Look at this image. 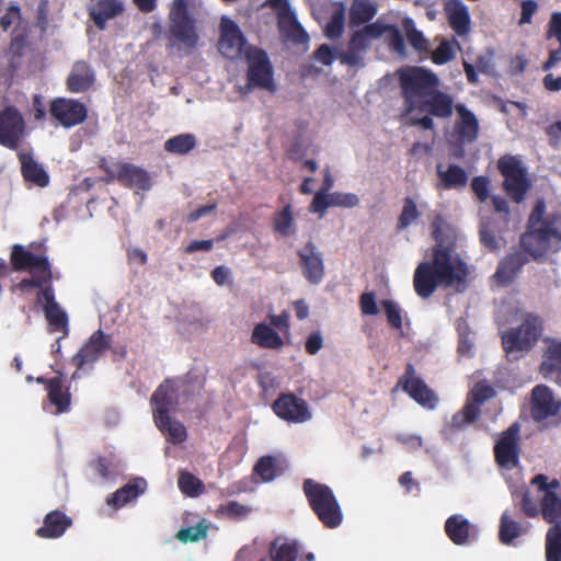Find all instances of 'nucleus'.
I'll list each match as a JSON object with an SVG mask.
<instances>
[{
	"label": "nucleus",
	"mask_w": 561,
	"mask_h": 561,
	"mask_svg": "<svg viewBox=\"0 0 561 561\" xmlns=\"http://www.w3.org/2000/svg\"><path fill=\"white\" fill-rule=\"evenodd\" d=\"M546 38H556L561 44V12H552L547 25Z\"/></svg>",
	"instance_id": "nucleus-60"
},
{
	"label": "nucleus",
	"mask_w": 561,
	"mask_h": 561,
	"mask_svg": "<svg viewBox=\"0 0 561 561\" xmlns=\"http://www.w3.org/2000/svg\"><path fill=\"white\" fill-rule=\"evenodd\" d=\"M523 527L519 523L512 519L505 512L501 516L499 538L504 545H511L514 539L520 536Z\"/></svg>",
	"instance_id": "nucleus-45"
},
{
	"label": "nucleus",
	"mask_w": 561,
	"mask_h": 561,
	"mask_svg": "<svg viewBox=\"0 0 561 561\" xmlns=\"http://www.w3.org/2000/svg\"><path fill=\"white\" fill-rule=\"evenodd\" d=\"M219 31L218 50L220 54L231 60L240 58L248 48V42L239 25L230 18L222 16Z\"/></svg>",
	"instance_id": "nucleus-14"
},
{
	"label": "nucleus",
	"mask_w": 561,
	"mask_h": 561,
	"mask_svg": "<svg viewBox=\"0 0 561 561\" xmlns=\"http://www.w3.org/2000/svg\"><path fill=\"white\" fill-rule=\"evenodd\" d=\"M88 11L95 26L103 31L108 20L123 13L124 4L121 0H92Z\"/></svg>",
	"instance_id": "nucleus-24"
},
{
	"label": "nucleus",
	"mask_w": 561,
	"mask_h": 561,
	"mask_svg": "<svg viewBox=\"0 0 561 561\" xmlns=\"http://www.w3.org/2000/svg\"><path fill=\"white\" fill-rule=\"evenodd\" d=\"M561 404L556 401L552 391L545 385L536 386L531 391L530 414L534 421L542 422L560 412Z\"/></svg>",
	"instance_id": "nucleus-19"
},
{
	"label": "nucleus",
	"mask_w": 561,
	"mask_h": 561,
	"mask_svg": "<svg viewBox=\"0 0 561 561\" xmlns=\"http://www.w3.org/2000/svg\"><path fill=\"white\" fill-rule=\"evenodd\" d=\"M278 30L284 38L295 44H306L309 41L308 33L297 21L294 12H278Z\"/></svg>",
	"instance_id": "nucleus-32"
},
{
	"label": "nucleus",
	"mask_w": 561,
	"mask_h": 561,
	"mask_svg": "<svg viewBox=\"0 0 561 561\" xmlns=\"http://www.w3.org/2000/svg\"><path fill=\"white\" fill-rule=\"evenodd\" d=\"M116 178L126 187H136L141 191H148L151 187V179L148 172L130 163L119 164Z\"/></svg>",
	"instance_id": "nucleus-27"
},
{
	"label": "nucleus",
	"mask_w": 561,
	"mask_h": 561,
	"mask_svg": "<svg viewBox=\"0 0 561 561\" xmlns=\"http://www.w3.org/2000/svg\"><path fill=\"white\" fill-rule=\"evenodd\" d=\"M436 173L438 176L437 188L445 191L462 190L469 181L467 171L456 163H450L447 167L438 163L436 165Z\"/></svg>",
	"instance_id": "nucleus-23"
},
{
	"label": "nucleus",
	"mask_w": 561,
	"mask_h": 561,
	"mask_svg": "<svg viewBox=\"0 0 561 561\" xmlns=\"http://www.w3.org/2000/svg\"><path fill=\"white\" fill-rule=\"evenodd\" d=\"M497 169L504 176L503 188L515 202L522 203L530 187L527 170L522 161L514 156L505 154L497 161Z\"/></svg>",
	"instance_id": "nucleus-8"
},
{
	"label": "nucleus",
	"mask_w": 561,
	"mask_h": 561,
	"mask_svg": "<svg viewBox=\"0 0 561 561\" xmlns=\"http://www.w3.org/2000/svg\"><path fill=\"white\" fill-rule=\"evenodd\" d=\"M196 147V138L192 134H180L164 142V150L175 154H186Z\"/></svg>",
	"instance_id": "nucleus-43"
},
{
	"label": "nucleus",
	"mask_w": 561,
	"mask_h": 561,
	"mask_svg": "<svg viewBox=\"0 0 561 561\" xmlns=\"http://www.w3.org/2000/svg\"><path fill=\"white\" fill-rule=\"evenodd\" d=\"M344 31V12L335 11L328 22L324 33L331 39L340 38Z\"/></svg>",
	"instance_id": "nucleus-52"
},
{
	"label": "nucleus",
	"mask_w": 561,
	"mask_h": 561,
	"mask_svg": "<svg viewBox=\"0 0 561 561\" xmlns=\"http://www.w3.org/2000/svg\"><path fill=\"white\" fill-rule=\"evenodd\" d=\"M284 469L274 456L261 457L254 466V472L265 482L274 480L283 473Z\"/></svg>",
	"instance_id": "nucleus-41"
},
{
	"label": "nucleus",
	"mask_w": 561,
	"mask_h": 561,
	"mask_svg": "<svg viewBox=\"0 0 561 561\" xmlns=\"http://www.w3.org/2000/svg\"><path fill=\"white\" fill-rule=\"evenodd\" d=\"M545 548L546 561H561V524L548 528Z\"/></svg>",
	"instance_id": "nucleus-42"
},
{
	"label": "nucleus",
	"mask_w": 561,
	"mask_h": 561,
	"mask_svg": "<svg viewBox=\"0 0 561 561\" xmlns=\"http://www.w3.org/2000/svg\"><path fill=\"white\" fill-rule=\"evenodd\" d=\"M494 458L499 467L513 470L520 463V425L517 422L511 424L501 433L495 442Z\"/></svg>",
	"instance_id": "nucleus-9"
},
{
	"label": "nucleus",
	"mask_w": 561,
	"mask_h": 561,
	"mask_svg": "<svg viewBox=\"0 0 561 561\" xmlns=\"http://www.w3.org/2000/svg\"><path fill=\"white\" fill-rule=\"evenodd\" d=\"M444 218L436 215L431 224L435 245L432 248V261L421 262L413 274V287L419 297L430 298L438 287H456L465 290L469 275L468 264L456 251L455 243H445L443 239Z\"/></svg>",
	"instance_id": "nucleus-3"
},
{
	"label": "nucleus",
	"mask_w": 561,
	"mask_h": 561,
	"mask_svg": "<svg viewBox=\"0 0 561 561\" xmlns=\"http://www.w3.org/2000/svg\"><path fill=\"white\" fill-rule=\"evenodd\" d=\"M359 307L363 314L376 316L378 313V307L376 304L375 293H364L359 298Z\"/></svg>",
	"instance_id": "nucleus-62"
},
{
	"label": "nucleus",
	"mask_w": 561,
	"mask_h": 561,
	"mask_svg": "<svg viewBox=\"0 0 561 561\" xmlns=\"http://www.w3.org/2000/svg\"><path fill=\"white\" fill-rule=\"evenodd\" d=\"M49 114L62 127L71 128L87 119L88 108L78 100L56 98L49 103Z\"/></svg>",
	"instance_id": "nucleus-15"
},
{
	"label": "nucleus",
	"mask_w": 561,
	"mask_h": 561,
	"mask_svg": "<svg viewBox=\"0 0 561 561\" xmlns=\"http://www.w3.org/2000/svg\"><path fill=\"white\" fill-rule=\"evenodd\" d=\"M388 32H390L389 46L391 49L399 54H403L405 51V43L400 30L397 26L391 25Z\"/></svg>",
	"instance_id": "nucleus-63"
},
{
	"label": "nucleus",
	"mask_w": 561,
	"mask_h": 561,
	"mask_svg": "<svg viewBox=\"0 0 561 561\" xmlns=\"http://www.w3.org/2000/svg\"><path fill=\"white\" fill-rule=\"evenodd\" d=\"M495 396V390L485 382H478L472 388V390L469 392L467 404H477V408L480 409V407L486 402L489 399L493 398Z\"/></svg>",
	"instance_id": "nucleus-50"
},
{
	"label": "nucleus",
	"mask_w": 561,
	"mask_h": 561,
	"mask_svg": "<svg viewBox=\"0 0 561 561\" xmlns=\"http://www.w3.org/2000/svg\"><path fill=\"white\" fill-rule=\"evenodd\" d=\"M448 23L454 32L463 36L470 31V14L468 8L460 1L454 0L446 7Z\"/></svg>",
	"instance_id": "nucleus-33"
},
{
	"label": "nucleus",
	"mask_w": 561,
	"mask_h": 561,
	"mask_svg": "<svg viewBox=\"0 0 561 561\" xmlns=\"http://www.w3.org/2000/svg\"><path fill=\"white\" fill-rule=\"evenodd\" d=\"M369 46L370 43L358 30L351 36L347 49L345 51L339 53L337 59L343 65L351 67H362L364 66V54L369 48Z\"/></svg>",
	"instance_id": "nucleus-28"
},
{
	"label": "nucleus",
	"mask_w": 561,
	"mask_h": 561,
	"mask_svg": "<svg viewBox=\"0 0 561 561\" xmlns=\"http://www.w3.org/2000/svg\"><path fill=\"white\" fill-rule=\"evenodd\" d=\"M47 398L51 405L55 407V413L61 414L68 412L71 404V394L69 388L65 387L62 375L53 377L47 382Z\"/></svg>",
	"instance_id": "nucleus-31"
},
{
	"label": "nucleus",
	"mask_w": 561,
	"mask_h": 561,
	"mask_svg": "<svg viewBox=\"0 0 561 561\" xmlns=\"http://www.w3.org/2000/svg\"><path fill=\"white\" fill-rule=\"evenodd\" d=\"M26 136V123L14 105L0 111V145L10 150H18Z\"/></svg>",
	"instance_id": "nucleus-10"
},
{
	"label": "nucleus",
	"mask_w": 561,
	"mask_h": 561,
	"mask_svg": "<svg viewBox=\"0 0 561 561\" xmlns=\"http://www.w3.org/2000/svg\"><path fill=\"white\" fill-rule=\"evenodd\" d=\"M520 510L529 518H536L540 515V503L534 500L528 490L520 493Z\"/></svg>",
	"instance_id": "nucleus-55"
},
{
	"label": "nucleus",
	"mask_w": 561,
	"mask_h": 561,
	"mask_svg": "<svg viewBox=\"0 0 561 561\" xmlns=\"http://www.w3.org/2000/svg\"><path fill=\"white\" fill-rule=\"evenodd\" d=\"M519 244L523 251L506 254L497 265L493 275L497 285H511L528 263V255L539 261L549 252L561 250V211L546 213V202L538 198L527 220L525 232L520 236Z\"/></svg>",
	"instance_id": "nucleus-2"
},
{
	"label": "nucleus",
	"mask_w": 561,
	"mask_h": 561,
	"mask_svg": "<svg viewBox=\"0 0 561 561\" xmlns=\"http://www.w3.org/2000/svg\"><path fill=\"white\" fill-rule=\"evenodd\" d=\"M541 322L538 317L528 314L520 325L502 334V345L510 356L514 353L529 352L541 334Z\"/></svg>",
	"instance_id": "nucleus-7"
},
{
	"label": "nucleus",
	"mask_w": 561,
	"mask_h": 561,
	"mask_svg": "<svg viewBox=\"0 0 561 561\" xmlns=\"http://www.w3.org/2000/svg\"><path fill=\"white\" fill-rule=\"evenodd\" d=\"M323 347V337L319 331L309 334L305 343L306 353L316 355Z\"/></svg>",
	"instance_id": "nucleus-64"
},
{
	"label": "nucleus",
	"mask_w": 561,
	"mask_h": 561,
	"mask_svg": "<svg viewBox=\"0 0 561 561\" xmlns=\"http://www.w3.org/2000/svg\"><path fill=\"white\" fill-rule=\"evenodd\" d=\"M110 347V340L102 330L92 333L88 342L72 357V363L78 369L84 365L95 363Z\"/></svg>",
	"instance_id": "nucleus-20"
},
{
	"label": "nucleus",
	"mask_w": 561,
	"mask_h": 561,
	"mask_svg": "<svg viewBox=\"0 0 561 561\" xmlns=\"http://www.w3.org/2000/svg\"><path fill=\"white\" fill-rule=\"evenodd\" d=\"M304 277L310 284H319L324 276V263L322 253L313 242H307L297 252Z\"/></svg>",
	"instance_id": "nucleus-18"
},
{
	"label": "nucleus",
	"mask_w": 561,
	"mask_h": 561,
	"mask_svg": "<svg viewBox=\"0 0 561 561\" xmlns=\"http://www.w3.org/2000/svg\"><path fill=\"white\" fill-rule=\"evenodd\" d=\"M540 373L545 378H550L561 386V357L560 360L552 359L550 347H548L546 358L540 366Z\"/></svg>",
	"instance_id": "nucleus-51"
},
{
	"label": "nucleus",
	"mask_w": 561,
	"mask_h": 561,
	"mask_svg": "<svg viewBox=\"0 0 561 561\" xmlns=\"http://www.w3.org/2000/svg\"><path fill=\"white\" fill-rule=\"evenodd\" d=\"M273 230L282 237H289L295 233L294 210L290 204H287L279 211L275 213L273 218Z\"/></svg>",
	"instance_id": "nucleus-39"
},
{
	"label": "nucleus",
	"mask_w": 561,
	"mask_h": 561,
	"mask_svg": "<svg viewBox=\"0 0 561 561\" xmlns=\"http://www.w3.org/2000/svg\"><path fill=\"white\" fill-rule=\"evenodd\" d=\"M302 491L311 511L324 527L334 529L342 524L341 505L329 485L308 478L302 483Z\"/></svg>",
	"instance_id": "nucleus-4"
},
{
	"label": "nucleus",
	"mask_w": 561,
	"mask_h": 561,
	"mask_svg": "<svg viewBox=\"0 0 561 561\" xmlns=\"http://www.w3.org/2000/svg\"><path fill=\"white\" fill-rule=\"evenodd\" d=\"M251 342L265 350H280L284 346L282 336L265 323H257L254 327L251 334Z\"/></svg>",
	"instance_id": "nucleus-34"
},
{
	"label": "nucleus",
	"mask_w": 561,
	"mask_h": 561,
	"mask_svg": "<svg viewBox=\"0 0 561 561\" xmlns=\"http://www.w3.org/2000/svg\"><path fill=\"white\" fill-rule=\"evenodd\" d=\"M382 308L385 309L388 323L394 329L402 328V314L399 305L392 300H382Z\"/></svg>",
	"instance_id": "nucleus-53"
},
{
	"label": "nucleus",
	"mask_w": 561,
	"mask_h": 561,
	"mask_svg": "<svg viewBox=\"0 0 561 561\" xmlns=\"http://www.w3.org/2000/svg\"><path fill=\"white\" fill-rule=\"evenodd\" d=\"M330 196L331 204L335 207L352 208L359 204V198L354 193L333 192Z\"/></svg>",
	"instance_id": "nucleus-57"
},
{
	"label": "nucleus",
	"mask_w": 561,
	"mask_h": 561,
	"mask_svg": "<svg viewBox=\"0 0 561 561\" xmlns=\"http://www.w3.org/2000/svg\"><path fill=\"white\" fill-rule=\"evenodd\" d=\"M209 525L202 519L197 525L182 528L176 534V539L182 542H196L207 537Z\"/></svg>",
	"instance_id": "nucleus-49"
},
{
	"label": "nucleus",
	"mask_w": 561,
	"mask_h": 561,
	"mask_svg": "<svg viewBox=\"0 0 561 561\" xmlns=\"http://www.w3.org/2000/svg\"><path fill=\"white\" fill-rule=\"evenodd\" d=\"M252 512V507L241 504L237 501H230L220 504L216 510L217 517H227L232 520H241L247 518Z\"/></svg>",
	"instance_id": "nucleus-46"
},
{
	"label": "nucleus",
	"mask_w": 561,
	"mask_h": 561,
	"mask_svg": "<svg viewBox=\"0 0 561 561\" xmlns=\"http://www.w3.org/2000/svg\"><path fill=\"white\" fill-rule=\"evenodd\" d=\"M390 26L391 24H383L380 21H376L364 25V27L360 28L359 32L370 43L371 39L380 38L386 32L389 31Z\"/></svg>",
	"instance_id": "nucleus-58"
},
{
	"label": "nucleus",
	"mask_w": 561,
	"mask_h": 561,
	"mask_svg": "<svg viewBox=\"0 0 561 561\" xmlns=\"http://www.w3.org/2000/svg\"><path fill=\"white\" fill-rule=\"evenodd\" d=\"M95 77L90 65L83 60L75 62L67 78V90L72 93L88 91L94 83Z\"/></svg>",
	"instance_id": "nucleus-29"
},
{
	"label": "nucleus",
	"mask_w": 561,
	"mask_h": 561,
	"mask_svg": "<svg viewBox=\"0 0 561 561\" xmlns=\"http://www.w3.org/2000/svg\"><path fill=\"white\" fill-rule=\"evenodd\" d=\"M36 301L43 306L48 322V331L50 333L61 332L60 339L67 337L69 334L68 314L56 301L54 288L47 287L42 293H37Z\"/></svg>",
	"instance_id": "nucleus-16"
},
{
	"label": "nucleus",
	"mask_w": 561,
	"mask_h": 561,
	"mask_svg": "<svg viewBox=\"0 0 561 561\" xmlns=\"http://www.w3.org/2000/svg\"><path fill=\"white\" fill-rule=\"evenodd\" d=\"M377 13V7L369 0H353L350 8V25L359 26L368 23Z\"/></svg>",
	"instance_id": "nucleus-38"
},
{
	"label": "nucleus",
	"mask_w": 561,
	"mask_h": 561,
	"mask_svg": "<svg viewBox=\"0 0 561 561\" xmlns=\"http://www.w3.org/2000/svg\"><path fill=\"white\" fill-rule=\"evenodd\" d=\"M153 419H167V414L174 412L180 403V388L174 379H164L150 398Z\"/></svg>",
	"instance_id": "nucleus-17"
},
{
	"label": "nucleus",
	"mask_w": 561,
	"mask_h": 561,
	"mask_svg": "<svg viewBox=\"0 0 561 561\" xmlns=\"http://www.w3.org/2000/svg\"><path fill=\"white\" fill-rule=\"evenodd\" d=\"M421 216L415 201L411 196L403 199V206L397 221V230L402 231L414 224Z\"/></svg>",
	"instance_id": "nucleus-44"
},
{
	"label": "nucleus",
	"mask_w": 561,
	"mask_h": 561,
	"mask_svg": "<svg viewBox=\"0 0 561 561\" xmlns=\"http://www.w3.org/2000/svg\"><path fill=\"white\" fill-rule=\"evenodd\" d=\"M540 515L552 525L561 524V497L557 493L547 491L540 497Z\"/></svg>",
	"instance_id": "nucleus-36"
},
{
	"label": "nucleus",
	"mask_w": 561,
	"mask_h": 561,
	"mask_svg": "<svg viewBox=\"0 0 561 561\" xmlns=\"http://www.w3.org/2000/svg\"><path fill=\"white\" fill-rule=\"evenodd\" d=\"M146 489L147 481L144 478H135L112 493L106 499V504L114 508H121L129 502L136 500L146 491Z\"/></svg>",
	"instance_id": "nucleus-30"
},
{
	"label": "nucleus",
	"mask_w": 561,
	"mask_h": 561,
	"mask_svg": "<svg viewBox=\"0 0 561 561\" xmlns=\"http://www.w3.org/2000/svg\"><path fill=\"white\" fill-rule=\"evenodd\" d=\"M491 181L488 176L479 175L471 180V190L479 199L484 203L490 197Z\"/></svg>",
	"instance_id": "nucleus-54"
},
{
	"label": "nucleus",
	"mask_w": 561,
	"mask_h": 561,
	"mask_svg": "<svg viewBox=\"0 0 561 561\" xmlns=\"http://www.w3.org/2000/svg\"><path fill=\"white\" fill-rule=\"evenodd\" d=\"M244 58L248 64L247 91L259 88L274 92V70L266 51L256 46H248Z\"/></svg>",
	"instance_id": "nucleus-5"
},
{
	"label": "nucleus",
	"mask_w": 561,
	"mask_h": 561,
	"mask_svg": "<svg viewBox=\"0 0 561 561\" xmlns=\"http://www.w3.org/2000/svg\"><path fill=\"white\" fill-rule=\"evenodd\" d=\"M178 485L183 494L191 497L201 495L205 489L203 482L187 471L180 472Z\"/></svg>",
	"instance_id": "nucleus-47"
},
{
	"label": "nucleus",
	"mask_w": 561,
	"mask_h": 561,
	"mask_svg": "<svg viewBox=\"0 0 561 561\" xmlns=\"http://www.w3.org/2000/svg\"><path fill=\"white\" fill-rule=\"evenodd\" d=\"M399 87L403 100L402 113L423 114L412 124L425 130L434 129L433 117L448 119L454 110L458 118L454 125V135L461 145L472 144L479 136V122L472 111L462 103H454L449 93L439 90V78L433 71L419 66L402 68L398 71Z\"/></svg>",
	"instance_id": "nucleus-1"
},
{
	"label": "nucleus",
	"mask_w": 561,
	"mask_h": 561,
	"mask_svg": "<svg viewBox=\"0 0 561 561\" xmlns=\"http://www.w3.org/2000/svg\"><path fill=\"white\" fill-rule=\"evenodd\" d=\"M481 410L477 404H467L456 412L451 420L446 424L445 431L448 433H457L465 430L468 425L473 424L480 416Z\"/></svg>",
	"instance_id": "nucleus-35"
},
{
	"label": "nucleus",
	"mask_w": 561,
	"mask_h": 561,
	"mask_svg": "<svg viewBox=\"0 0 561 561\" xmlns=\"http://www.w3.org/2000/svg\"><path fill=\"white\" fill-rule=\"evenodd\" d=\"M455 57V51L449 42L444 41L432 53V61L435 65H444Z\"/></svg>",
	"instance_id": "nucleus-56"
},
{
	"label": "nucleus",
	"mask_w": 561,
	"mask_h": 561,
	"mask_svg": "<svg viewBox=\"0 0 561 561\" xmlns=\"http://www.w3.org/2000/svg\"><path fill=\"white\" fill-rule=\"evenodd\" d=\"M169 36L192 49L199 41L195 19L188 12L186 0H173L169 12Z\"/></svg>",
	"instance_id": "nucleus-6"
},
{
	"label": "nucleus",
	"mask_w": 561,
	"mask_h": 561,
	"mask_svg": "<svg viewBox=\"0 0 561 561\" xmlns=\"http://www.w3.org/2000/svg\"><path fill=\"white\" fill-rule=\"evenodd\" d=\"M444 529L450 541L457 546L468 545L477 537V527L460 514L449 516Z\"/></svg>",
	"instance_id": "nucleus-21"
},
{
	"label": "nucleus",
	"mask_w": 561,
	"mask_h": 561,
	"mask_svg": "<svg viewBox=\"0 0 561 561\" xmlns=\"http://www.w3.org/2000/svg\"><path fill=\"white\" fill-rule=\"evenodd\" d=\"M403 27L407 33L408 42L415 50L422 53L428 49V41L424 37L423 33L415 27L412 19H404Z\"/></svg>",
	"instance_id": "nucleus-48"
},
{
	"label": "nucleus",
	"mask_w": 561,
	"mask_h": 561,
	"mask_svg": "<svg viewBox=\"0 0 561 561\" xmlns=\"http://www.w3.org/2000/svg\"><path fill=\"white\" fill-rule=\"evenodd\" d=\"M275 415L289 423L302 424L312 419L308 402L294 392H280L272 404Z\"/></svg>",
	"instance_id": "nucleus-12"
},
{
	"label": "nucleus",
	"mask_w": 561,
	"mask_h": 561,
	"mask_svg": "<svg viewBox=\"0 0 561 561\" xmlns=\"http://www.w3.org/2000/svg\"><path fill=\"white\" fill-rule=\"evenodd\" d=\"M531 485H536L538 488V492L541 494H546L547 491H551L552 493H557V490L560 489V481L558 479L548 480L546 474L539 473L535 476L531 481Z\"/></svg>",
	"instance_id": "nucleus-59"
},
{
	"label": "nucleus",
	"mask_w": 561,
	"mask_h": 561,
	"mask_svg": "<svg viewBox=\"0 0 561 561\" xmlns=\"http://www.w3.org/2000/svg\"><path fill=\"white\" fill-rule=\"evenodd\" d=\"M299 546L297 541L277 537L271 542L270 557L272 561H298ZM299 561H314L312 553H307Z\"/></svg>",
	"instance_id": "nucleus-26"
},
{
	"label": "nucleus",
	"mask_w": 561,
	"mask_h": 561,
	"mask_svg": "<svg viewBox=\"0 0 561 561\" xmlns=\"http://www.w3.org/2000/svg\"><path fill=\"white\" fill-rule=\"evenodd\" d=\"M156 426L161 431V433L167 437V439L174 444H181L187 438V431L183 423L179 421H173L170 414H167V419L159 421V419H153Z\"/></svg>",
	"instance_id": "nucleus-37"
},
{
	"label": "nucleus",
	"mask_w": 561,
	"mask_h": 561,
	"mask_svg": "<svg viewBox=\"0 0 561 561\" xmlns=\"http://www.w3.org/2000/svg\"><path fill=\"white\" fill-rule=\"evenodd\" d=\"M72 525V518L59 510L47 513L43 525L36 529V536L43 539L60 538Z\"/></svg>",
	"instance_id": "nucleus-22"
},
{
	"label": "nucleus",
	"mask_w": 561,
	"mask_h": 561,
	"mask_svg": "<svg viewBox=\"0 0 561 561\" xmlns=\"http://www.w3.org/2000/svg\"><path fill=\"white\" fill-rule=\"evenodd\" d=\"M402 390L409 394L420 405L434 409L438 402L435 392L425 383V381L416 376L413 364L408 363L403 375L399 378L398 385Z\"/></svg>",
	"instance_id": "nucleus-13"
},
{
	"label": "nucleus",
	"mask_w": 561,
	"mask_h": 561,
	"mask_svg": "<svg viewBox=\"0 0 561 561\" xmlns=\"http://www.w3.org/2000/svg\"><path fill=\"white\" fill-rule=\"evenodd\" d=\"M35 251H31L22 244H13L10 253L11 268L15 272L23 271H43L48 275L51 270L50 262L47 256V249L43 244H31Z\"/></svg>",
	"instance_id": "nucleus-11"
},
{
	"label": "nucleus",
	"mask_w": 561,
	"mask_h": 561,
	"mask_svg": "<svg viewBox=\"0 0 561 561\" xmlns=\"http://www.w3.org/2000/svg\"><path fill=\"white\" fill-rule=\"evenodd\" d=\"M21 163V174L25 182L38 187H46L49 184V175L31 152L21 151L18 153Z\"/></svg>",
	"instance_id": "nucleus-25"
},
{
	"label": "nucleus",
	"mask_w": 561,
	"mask_h": 561,
	"mask_svg": "<svg viewBox=\"0 0 561 561\" xmlns=\"http://www.w3.org/2000/svg\"><path fill=\"white\" fill-rule=\"evenodd\" d=\"M30 273H31V277L23 278L19 284H16L15 287L18 289L24 291V290H28L32 288H38L39 290L37 293H42L47 287L54 288L53 287V279H54L53 270H48V275L46 274V272H43V271H32Z\"/></svg>",
	"instance_id": "nucleus-40"
},
{
	"label": "nucleus",
	"mask_w": 561,
	"mask_h": 561,
	"mask_svg": "<svg viewBox=\"0 0 561 561\" xmlns=\"http://www.w3.org/2000/svg\"><path fill=\"white\" fill-rule=\"evenodd\" d=\"M331 196L324 192H317L310 204L309 210L311 213H318L321 216L324 214L327 208L331 207Z\"/></svg>",
	"instance_id": "nucleus-61"
}]
</instances>
